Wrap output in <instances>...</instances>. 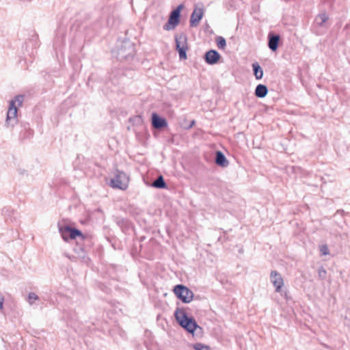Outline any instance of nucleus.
<instances>
[{"mask_svg":"<svg viewBox=\"0 0 350 350\" xmlns=\"http://www.w3.org/2000/svg\"><path fill=\"white\" fill-rule=\"evenodd\" d=\"M174 314L178 323L189 333L193 335L197 329L196 320L193 317H189L183 308H177Z\"/></svg>","mask_w":350,"mask_h":350,"instance_id":"1","label":"nucleus"},{"mask_svg":"<svg viewBox=\"0 0 350 350\" xmlns=\"http://www.w3.org/2000/svg\"><path fill=\"white\" fill-rule=\"evenodd\" d=\"M117 58L120 61L132 59L135 53L134 44L129 40H125L118 45Z\"/></svg>","mask_w":350,"mask_h":350,"instance_id":"2","label":"nucleus"},{"mask_svg":"<svg viewBox=\"0 0 350 350\" xmlns=\"http://www.w3.org/2000/svg\"><path fill=\"white\" fill-rule=\"evenodd\" d=\"M173 292L176 297L183 303H190L194 297V294L188 287L183 284H176L173 288Z\"/></svg>","mask_w":350,"mask_h":350,"instance_id":"3","label":"nucleus"},{"mask_svg":"<svg viewBox=\"0 0 350 350\" xmlns=\"http://www.w3.org/2000/svg\"><path fill=\"white\" fill-rule=\"evenodd\" d=\"M129 178L126 174L122 171L116 170L114 177L110 180V186L115 189L125 190L129 185Z\"/></svg>","mask_w":350,"mask_h":350,"instance_id":"4","label":"nucleus"},{"mask_svg":"<svg viewBox=\"0 0 350 350\" xmlns=\"http://www.w3.org/2000/svg\"><path fill=\"white\" fill-rule=\"evenodd\" d=\"M59 231L65 241H68L69 239H75L77 237H79L81 240L85 239V236L81 230L68 225H59Z\"/></svg>","mask_w":350,"mask_h":350,"instance_id":"5","label":"nucleus"},{"mask_svg":"<svg viewBox=\"0 0 350 350\" xmlns=\"http://www.w3.org/2000/svg\"><path fill=\"white\" fill-rule=\"evenodd\" d=\"M183 8V5L180 4L171 12L167 22L163 26L165 30H172L179 24L180 12Z\"/></svg>","mask_w":350,"mask_h":350,"instance_id":"6","label":"nucleus"},{"mask_svg":"<svg viewBox=\"0 0 350 350\" xmlns=\"http://www.w3.org/2000/svg\"><path fill=\"white\" fill-rule=\"evenodd\" d=\"M17 107L14 102H10L9 109L7 113L6 124L8 126H13L17 122Z\"/></svg>","mask_w":350,"mask_h":350,"instance_id":"7","label":"nucleus"},{"mask_svg":"<svg viewBox=\"0 0 350 350\" xmlns=\"http://www.w3.org/2000/svg\"><path fill=\"white\" fill-rule=\"evenodd\" d=\"M270 278L271 282L275 288V291L280 293L284 285V281L281 275L276 271H271Z\"/></svg>","mask_w":350,"mask_h":350,"instance_id":"8","label":"nucleus"},{"mask_svg":"<svg viewBox=\"0 0 350 350\" xmlns=\"http://www.w3.org/2000/svg\"><path fill=\"white\" fill-rule=\"evenodd\" d=\"M152 126L156 129H162L167 126V122L165 118L153 113L152 114Z\"/></svg>","mask_w":350,"mask_h":350,"instance_id":"9","label":"nucleus"},{"mask_svg":"<svg viewBox=\"0 0 350 350\" xmlns=\"http://www.w3.org/2000/svg\"><path fill=\"white\" fill-rule=\"evenodd\" d=\"M219 53L215 50H210L205 53V62L210 65L216 64L220 58Z\"/></svg>","mask_w":350,"mask_h":350,"instance_id":"10","label":"nucleus"},{"mask_svg":"<svg viewBox=\"0 0 350 350\" xmlns=\"http://www.w3.org/2000/svg\"><path fill=\"white\" fill-rule=\"evenodd\" d=\"M280 36L269 33L268 35V46L272 51H275L278 47Z\"/></svg>","mask_w":350,"mask_h":350,"instance_id":"11","label":"nucleus"},{"mask_svg":"<svg viewBox=\"0 0 350 350\" xmlns=\"http://www.w3.org/2000/svg\"><path fill=\"white\" fill-rule=\"evenodd\" d=\"M215 163L222 167H226L229 165V162L226 157L221 151H217L215 153Z\"/></svg>","mask_w":350,"mask_h":350,"instance_id":"12","label":"nucleus"},{"mask_svg":"<svg viewBox=\"0 0 350 350\" xmlns=\"http://www.w3.org/2000/svg\"><path fill=\"white\" fill-rule=\"evenodd\" d=\"M176 49L187 46L186 35L181 33L175 36Z\"/></svg>","mask_w":350,"mask_h":350,"instance_id":"13","label":"nucleus"},{"mask_svg":"<svg viewBox=\"0 0 350 350\" xmlns=\"http://www.w3.org/2000/svg\"><path fill=\"white\" fill-rule=\"evenodd\" d=\"M151 187L157 189H165L167 187L162 175H159L157 178V179L151 184Z\"/></svg>","mask_w":350,"mask_h":350,"instance_id":"14","label":"nucleus"},{"mask_svg":"<svg viewBox=\"0 0 350 350\" xmlns=\"http://www.w3.org/2000/svg\"><path fill=\"white\" fill-rule=\"evenodd\" d=\"M268 93V89L266 85L259 84L255 89V95L258 98H264Z\"/></svg>","mask_w":350,"mask_h":350,"instance_id":"15","label":"nucleus"},{"mask_svg":"<svg viewBox=\"0 0 350 350\" xmlns=\"http://www.w3.org/2000/svg\"><path fill=\"white\" fill-rule=\"evenodd\" d=\"M254 75L256 79H261L263 77V70L260 66L257 63L252 64Z\"/></svg>","mask_w":350,"mask_h":350,"instance_id":"16","label":"nucleus"},{"mask_svg":"<svg viewBox=\"0 0 350 350\" xmlns=\"http://www.w3.org/2000/svg\"><path fill=\"white\" fill-rule=\"evenodd\" d=\"M327 20V15L325 13H321L316 17L315 23L317 25L322 27Z\"/></svg>","mask_w":350,"mask_h":350,"instance_id":"17","label":"nucleus"},{"mask_svg":"<svg viewBox=\"0 0 350 350\" xmlns=\"http://www.w3.org/2000/svg\"><path fill=\"white\" fill-rule=\"evenodd\" d=\"M190 25L191 27L197 26V5H193V10L191 16Z\"/></svg>","mask_w":350,"mask_h":350,"instance_id":"18","label":"nucleus"},{"mask_svg":"<svg viewBox=\"0 0 350 350\" xmlns=\"http://www.w3.org/2000/svg\"><path fill=\"white\" fill-rule=\"evenodd\" d=\"M187 49H188V46L179 47V48L176 49V50L178 52L180 59H187Z\"/></svg>","mask_w":350,"mask_h":350,"instance_id":"19","label":"nucleus"},{"mask_svg":"<svg viewBox=\"0 0 350 350\" xmlns=\"http://www.w3.org/2000/svg\"><path fill=\"white\" fill-rule=\"evenodd\" d=\"M216 43L219 49H224L226 46V41L225 38L221 36H217L216 38Z\"/></svg>","mask_w":350,"mask_h":350,"instance_id":"20","label":"nucleus"},{"mask_svg":"<svg viewBox=\"0 0 350 350\" xmlns=\"http://www.w3.org/2000/svg\"><path fill=\"white\" fill-rule=\"evenodd\" d=\"M326 275H327L326 270L323 267H321L318 269V276H319V279L325 280L326 278Z\"/></svg>","mask_w":350,"mask_h":350,"instance_id":"21","label":"nucleus"},{"mask_svg":"<svg viewBox=\"0 0 350 350\" xmlns=\"http://www.w3.org/2000/svg\"><path fill=\"white\" fill-rule=\"evenodd\" d=\"M39 299L38 296L34 293H29L28 295V302L30 305L33 304V301Z\"/></svg>","mask_w":350,"mask_h":350,"instance_id":"22","label":"nucleus"},{"mask_svg":"<svg viewBox=\"0 0 350 350\" xmlns=\"http://www.w3.org/2000/svg\"><path fill=\"white\" fill-rule=\"evenodd\" d=\"M24 100V97L23 95H17L12 99L10 102H14V105H16V103H18V105H21Z\"/></svg>","mask_w":350,"mask_h":350,"instance_id":"23","label":"nucleus"},{"mask_svg":"<svg viewBox=\"0 0 350 350\" xmlns=\"http://www.w3.org/2000/svg\"><path fill=\"white\" fill-rule=\"evenodd\" d=\"M320 252L322 255H328L329 254V249L326 245H322L320 246Z\"/></svg>","mask_w":350,"mask_h":350,"instance_id":"24","label":"nucleus"},{"mask_svg":"<svg viewBox=\"0 0 350 350\" xmlns=\"http://www.w3.org/2000/svg\"><path fill=\"white\" fill-rule=\"evenodd\" d=\"M202 29L203 31L206 33V34H212L213 33V30L211 29L208 23H206L203 27H202Z\"/></svg>","mask_w":350,"mask_h":350,"instance_id":"25","label":"nucleus"},{"mask_svg":"<svg viewBox=\"0 0 350 350\" xmlns=\"http://www.w3.org/2000/svg\"><path fill=\"white\" fill-rule=\"evenodd\" d=\"M198 350H211V349L207 345L198 343Z\"/></svg>","mask_w":350,"mask_h":350,"instance_id":"26","label":"nucleus"},{"mask_svg":"<svg viewBox=\"0 0 350 350\" xmlns=\"http://www.w3.org/2000/svg\"><path fill=\"white\" fill-rule=\"evenodd\" d=\"M203 14H204L203 10L202 9L198 8V23L202 18Z\"/></svg>","mask_w":350,"mask_h":350,"instance_id":"27","label":"nucleus"},{"mask_svg":"<svg viewBox=\"0 0 350 350\" xmlns=\"http://www.w3.org/2000/svg\"><path fill=\"white\" fill-rule=\"evenodd\" d=\"M79 251H80L81 252V254H79V256L80 258H82L83 259H85V251L83 248L80 247L79 248Z\"/></svg>","mask_w":350,"mask_h":350,"instance_id":"28","label":"nucleus"},{"mask_svg":"<svg viewBox=\"0 0 350 350\" xmlns=\"http://www.w3.org/2000/svg\"><path fill=\"white\" fill-rule=\"evenodd\" d=\"M4 298L2 295H0V310L3 309Z\"/></svg>","mask_w":350,"mask_h":350,"instance_id":"29","label":"nucleus"},{"mask_svg":"<svg viewBox=\"0 0 350 350\" xmlns=\"http://www.w3.org/2000/svg\"><path fill=\"white\" fill-rule=\"evenodd\" d=\"M192 347L193 348L195 349V350H197V342L196 343H194L192 345Z\"/></svg>","mask_w":350,"mask_h":350,"instance_id":"30","label":"nucleus"},{"mask_svg":"<svg viewBox=\"0 0 350 350\" xmlns=\"http://www.w3.org/2000/svg\"><path fill=\"white\" fill-rule=\"evenodd\" d=\"M194 123H195V120H192V121H191V123L190 126H191L192 125H193V124H194Z\"/></svg>","mask_w":350,"mask_h":350,"instance_id":"31","label":"nucleus"},{"mask_svg":"<svg viewBox=\"0 0 350 350\" xmlns=\"http://www.w3.org/2000/svg\"><path fill=\"white\" fill-rule=\"evenodd\" d=\"M198 331L202 329V328L199 325L198 326Z\"/></svg>","mask_w":350,"mask_h":350,"instance_id":"32","label":"nucleus"},{"mask_svg":"<svg viewBox=\"0 0 350 350\" xmlns=\"http://www.w3.org/2000/svg\"><path fill=\"white\" fill-rule=\"evenodd\" d=\"M27 126H29V124H25V129H27Z\"/></svg>","mask_w":350,"mask_h":350,"instance_id":"33","label":"nucleus"}]
</instances>
